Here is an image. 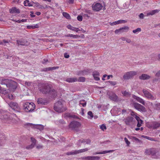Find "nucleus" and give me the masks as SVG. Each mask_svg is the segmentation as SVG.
I'll return each instance as SVG.
<instances>
[{"label":"nucleus","instance_id":"obj_1","mask_svg":"<svg viewBox=\"0 0 160 160\" xmlns=\"http://www.w3.org/2000/svg\"><path fill=\"white\" fill-rule=\"evenodd\" d=\"M42 86L43 88L41 89V91L42 93L49 94L53 97H55L57 96L56 91L54 89H51L50 85L46 83L43 84Z\"/></svg>","mask_w":160,"mask_h":160},{"label":"nucleus","instance_id":"obj_2","mask_svg":"<svg viewBox=\"0 0 160 160\" xmlns=\"http://www.w3.org/2000/svg\"><path fill=\"white\" fill-rule=\"evenodd\" d=\"M0 83L2 85L5 84L13 89H15L17 87V83L13 81L9 80L8 79L2 78L1 79Z\"/></svg>","mask_w":160,"mask_h":160},{"label":"nucleus","instance_id":"obj_3","mask_svg":"<svg viewBox=\"0 0 160 160\" xmlns=\"http://www.w3.org/2000/svg\"><path fill=\"white\" fill-rule=\"evenodd\" d=\"M23 107L24 111L27 112H32L35 108V105L32 102H26L24 103Z\"/></svg>","mask_w":160,"mask_h":160},{"label":"nucleus","instance_id":"obj_4","mask_svg":"<svg viewBox=\"0 0 160 160\" xmlns=\"http://www.w3.org/2000/svg\"><path fill=\"white\" fill-rule=\"evenodd\" d=\"M54 110L57 112L61 113L65 111L66 110V108L64 107L62 102L58 101L54 104Z\"/></svg>","mask_w":160,"mask_h":160},{"label":"nucleus","instance_id":"obj_5","mask_svg":"<svg viewBox=\"0 0 160 160\" xmlns=\"http://www.w3.org/2000/svg\"><path fill=\"white\" fill-rule=\"evenodd\" d=\"M81 126V124L79 122L73 121L70 123L69 127L72 130L78 131L79 130Z\"/></svg>","mask_w":160,"mask_h":160},{"label":"nucleus","instance_id":"obj_6","mask_svg":"<svg viewBox=\"0 0 160 160\" xmlns=\"http://www.w3.org/2000/svg\"><path fill=\"white\" fill-rule=\"evenodd\" d=\"M142 92L144 94V97L146 98L152 100H155L156 99L155 97L153 96L148 90L146 89H143L142 90Z\"/></svg>","mask_w":160,"mask_h":160},{"label":"nucleus","instance_id":"obj_7","mask_svg":"<svg viewBox=\"0 0 160 160\" xmlns=\"http://www.w3.org/2000/svg\"><path fill=\"white\" fill-rule=\"evenodd\" d=\"M137 72L135 71H132L126 72L123 75V78L125 80H128L132 78L136 75Z\"/></svg>","mask_w":160,"mask_h":160},{"label":"nucleus","instance_id":"obj_8","mask_svg":"<svg viewBox=\"0 0 160 160\" xmlns=\"http://www.w3.org/2000/svg\"><path fill=\"white\" fill-rule=\"evenodd\" d=\"M107 94L109 96V98L111 100L114 102L118 101V97L115 93L112 92H108Z\"/></svg>","mask_w":160,"mask_h":160},{"label":"nucleus","instance_id":"obj_9","mask_svg":"<svg viewBox=\"0 0 160 160\" xmlns=\"http://www.w3.org/2000/svg\"><path fill=\"white\" fill-rule=\"evenodd\" d=\"M8 105L14 111H19L20 110V108L19 105L16 102H11L8 103Z\"/></svg>","mask_w":160,"mask_h":160},{"label":"nucleus","instance_id":"obj_10","mask_svg":"<svg viewBox=\"0 0 160 160\" xmlns=\"http://www.w3.org/2000/svg\"><path fill=\"white\" fill-rule=\"evenodd\" d=\"M133 105L134 108L139 111L143 112L146 111V109L144 106L138 103H134Z\"/></svg>","mask_w":160,"mask_h":160},{"label":"nucleus","instance_id":"obj_11","mask_svg":"<svg viewBox=\"0 0 160 160\" xmlns=\"http://www.w3.org/2000/svg\"><path fill=\"white\" fill-rule=\"evenodd\" d=\"M160 127V123L156 121L152 122L148 125V127L149 128L153 129L157 128Z\"/></svg>","mask_w":160,"mask_h":160},{"label":"nucleus","instance_id":"obj_12","mask_svg":"<svg viewBox=\"0 0 160 160\" xmlns=\"http://www.w3.org/2000/svg\"><path fill=\"white\" fill-rule=\"evenodd\" d=\"M103 6L99 3H97L94 5H93L92 6V10L96 11H99L101 10Z\"/></svg>","mask_w":160,"mask_h":160},{"label":"nucleus","instance_id":"obj_13","mask_svg":"<svg viewBox=\"0 0 160 160\" xmlns=\"http://www.w3.org/2000/svg\"><path fill=\"white\" fill-rule=\"evenodd\" d=\"M88 149L87 148H85L83 149H80L78 150H75L74 152H69L67 153V155H74L78 154L79 153L84 152L88 151Z\"/></svg>","mask_w":160,"mask_h":160},{"label":"nucleus","instance_id":"obj_14","mask_svg":"<svg viewBox=\"0 0 160 160\" xmlns=\"http://www.w3.org/2000/svg\"><path fill=\"white\" fill-rule=\"evenodd\" d=\"M83 160H98L100 158L98 156H87L82 158Z\"/></svg>","mask_w":160,"mask_h":160},{"label":"nucleus","instance_id":"obj_15","mask_svg":"<svg viewBox=\"0 0 160 160\" xmlns=\"http://www.w3.org/2000/svg\"><path fill=\"white\" fill-rule=\"evenodd\" d=\"M132 97L134 99L136 100L138 102H139L142 104V105H145V103L143 99H142L141 98L137 96L134 95H132Z\"/></svg>","mask_w":160,"mask_h":160},{"label":"nucleus","instance_id":"obj_16","mask_svg":"<svg viewBox=\"0 0 160 160\" xmlns=\"http://www.w3.org/2000/svg\"><path fill=\"white\" fill-rule=\"evenodd\" d=\"M92 75L95 80L98 81L100 80V78L98 77L99 76V73L98 72L94 71L92 73Z\"/></svg>","mask_w":160,"mask_h":160},{"label":"nucleus","instance_id":"obj_17","mask_svg":"<svg viewBox=\"0 0 160 160\" xmlns=\"http://www.w3.org/2000/svg\"><path fill=\"white\" fill-rule=\"evenodd\" d=\"M151 154H150V155L152 156L160 155V153L158 149L154 148H151Z\"/></svg>","mask_w":160,"mask_h":160},{"label":"nucleus","instance_id":"obj_18","mask_svg":"<svg viewBox=\"0 0 160 160\" xmlns=\"http://www.w3.org/2000/svg\"><path fill=\"white\" fill-rule=\"evenodd\" d=\"M127 21L124 20H119L117 21L113 22H110V24L111 26L116 25L120 23H125Z\"/></svg>","mask_w":160,"mask_h":160},{"label":"nucleus","instance_id":"obj_19","mask_svg":"<svg viewBox=\"0 0 160 160\" xmlns=\"http://www.w3.org/2000/svg\"><path fill=\"white\" fill-rule=\"evenodd\" d=\"M10 12L11 13H19L20 12V11L18 8L16 7H13L9 10Z\"/></svg>","mask_w":160,"mask_h":160},{"label":"nucleus","instance_id":"obj_20","mask_svg":"<svg viewBox=\"0 0 160 160\" xmlns=\"http://www.w3.org/2000/svg\"><path fill=\"white\" fill-rule=\"evenodd\" d=\"M0 118L1 119H4V122L5 123H6L9 120V118H8L7 115L6 114H0Z\"/></svg>","mask_w":160,"mask_h":160},{"label":"nucleus","instance_id":"obj_21","mask_svg":"<svg viewBox=\"0 0 160 160\" xmlns=\"http://www.w3.org/2000/svg\"><path fill=\"white\" fill-rule=\"evenodd\" d=\"M37 102L38 104H42L44 105L47 103V101L45 99L39 98L38 99Z\"/></svg>","mask_w":160,"mask_h":160},{"label":"nucleus","instance_id":"obj_22","mask_svg":"<svg viewBox=\"0 0 160 160\" xmlns=\"http://www.w3.org/2000/svg\"><path fill=\"white\" fill-rule=\"evenodd\" d=\"M17 42L18 45H25L27 42L23 39L17 40Z\"/></svg>","mask_w":160,"mask_h":160},{"label":"nucleus","instance_id":"obj_23","mask_svg":"<svg viewBox=\"0 0 160 160\" xmlns=\"http://www.w3.org/2000/svg\"><path fill=\"white\" fill-rule=\"evenodd\" d=\"M150 77L146 74H142L141 76H140L139 78L141 80H146L150 78Z\"/></svg>","mask_w":160,"mask_h":160},{"label":"nucleus","instance_id":"obj_24","mask_svg":"<svg viewBox=\"0 0 160 160\" xmlns=\"http://www.w3.org/2000/svg\"><path fill=\"white\" fill-rule=\"evenodd\" d=\"M135 119L138 122L137 126L138 127H140L141 126V125L143 121L140 119L138 116H136Z\"/></svg>","mask_w":160,"mask_h":160},{"label":"nucleus","instance_id":"obj_25","mask_svg":"<svg viewBox=\"0 0 160 160\" xmlns=\"http://www.w3.org/2000/svg\"><path fill=\"white\" fill-rule=\"evenodd\" d=\"M67 28L68 29L71 30L72 31H75L77 32L80 31V29H79L78 28H76L73 27L70 25H68L67 26Z\"/></svg>","mask_w":160,"mask_h":160},{"label":"nucleus","instance_id":"obj_26","mask_svg":"<svg viewBox=\"0 0 160 160\" xmlns=\"http://www.w3.org/2000/svg\"><path fill=\"white\" fill-rule=\"evenodd\" d=\"M133 120V118L132 117H128L125 121L126 124L127 125H130V123L132 122Z\"/></svg>","mask_w":160,"mask_h":160},{"label":"nucleus","instance_id":"obj_27","mask_svg":"<svg viewBox=\"0 0 160 160\" xmlns=\"http://www.w3.org/2000/svg\"><path fill=\"white\" fill-rule=\"evenodd\" d=\"M120 32H126L128 31L129 30V28L128 26H126L120 28Z\"/></svg>","mask_w":160,"mask_h":160},{"label":"nucleus","instance_id":"obj_28","mask_svg":"<svg viewBox=\"0 0 160 160\" xmlns=\"http://www.w3.org/2000/svg\"><path fill=\"white\" fill-rule=\"evenodd\" d=\"M78 79L76 78H69L66 79V81L68 82H72L77 81Z\"/></svg>","mask_w":160,"mask_h":160},{"label":"nucleus","instance_id":"obj_29","mask_svg":"<svg viewBox=\"0 0 160 160\" xmlns=\"http://www.w3.org/2000/svg\"><path fill=\"white\" fill-rule=\"evenodd\" d=\"M113 151V150H108V151H103L102 152H96L93 153V154L96 155V154H105V153H109V152H112Z\"/></svg>","mask_w":160,"mask_h":160},{"label":"nucleus","instance_id":"obj_30","mask_svg":"<svg viewBox=\"0 0 160 160\" xmlns=\"http://www.w3.org/2000/svg\"><path fill=\"white\" fill-rule=\"evenodd\" d=\"M79 142L86 143L87 144H89L91 142V140L90 139H81L79 141Z\"/></svg>","mask_w":160,"mask_h":160},{"label":"nucleus","instance_id":"obj_31","mask_svg":"<svg viewBox=\"0 0 160 160\" xmlns=\"http://www.w3.org/2000/svg\"><path fill=\"white\" fill-rule=\"evenodd\" d=\"M159 11L158 10L155 9L152 10V11L147 13V16H148L149 15H153L155 13L158 12Z\"/></svg>","mask_w":160,"mask_h":160},{"label":"nucleus","instance_id":"obj_32","mask_svg":"<svg viewBox=\"0 0 160 160\" xmlns=\"http://www.w3.org/2000/svg\"><path fill=\"white\" fill-rule=\"evenodd\" d=\"M87 102L85 100H80L79 101V105L81 106V105L83 107H85L86 105Z\"/></svg>","mask_w":160,"mask_h":160},{"label":"nucleus","instance_id":"obj_33","mask_svg":"<svg viewBox=\"0 0 160 160\" xmlns=\"http://www.w3.org/2000/svg\"><path fill=\"white\" fill-rule=\"evenodd\" d=\"M0 92L2 94H5L8 93V92L5 89L2 88L0 86Z\"/></svg>","mask_w":160,"mask_h":160},{"label":"nucleus","instance_id":"obj_34","mask_svg":"<svg viewBox=\"0 0 160 160\" xmlns=\"http://www.w3.org/2000/svg\"><path fill=\"white\" fill-rule=\"evenodd\" d=\"M63 16L67 19H70V16L69 14L66 12L62 13Z\"/></svg>","mask_w":160,"mask_h":160},{"label":"nucleus","instance_id":"obj_35","mask_svg":"<svg viewBox=\"0 0 160 160\" xmlns=\"http://www.w3.org/2000/svg\"><path fill=\"white\" fill-rule=\"evenodd\" d=\"M65 37H72L73 38H77L79 37V36L78 35H73L72 34H67L65 35Z\"/></svg>","mask_w":160,"mask_h":160},{"label":"nucleus","instance_id":"obj_36","mask_svg":"<svg viewBox=\"0 0 160 160\" xmlns=\"http://www.w3.org/2000/svg\"><path fill=\"white\" fill-rule=\"evenodd\" d=\"M88 115L89 116H89L88 117V118L92 119L93 117V113L91 111H89L88 112Z\"/></svg>","mask_w":160,"mask_h":160},{"label":"nucleus","instance_id":"obj_37","mask_svg":"<svg viewBox=\"0 0 160 160\" xmlns=\"http://www.w3.org/2000/svg\"><path fill=\"white\" fill-rule=\"evenodd\" d=\"M85 80V78L82 77H79L77 81L78 82H84Z\"/></svg>","mask_w":160,"mask_h":160},{"label":"nucleus","instance_id":"obj_38","mask_svg":"<svg viewBox=\"0 0 160 160\" xmlns=\"http://www.w3.org/2000/svg\"><path fill=\"white\" fill-rule=\"evenodd\" d=\"M151 148L146 149L145 152L146 154L150 155L151 154Z\"/></svg>","mask_w":160,"mask_h":160},{"label":"nucleus","instance_id":"obj_39","mask_svg":"<svg viewBox=\"0 0 160 160\" xmlns=\"http://www.w3.org/2000/svg\"><path fill=\"white\" fill-rule=\"evenodd\" d=\"M122 94L124 96H129L130 94L128 92L125 91L122 92Z\"/></svg>","mask_w":160,"mask_h":160},{"label":"nucleus","instance_id":"obj_40","mask_svg":"<svg viewBox=\"0 0 160 160\" xmlns=\"http://www.w3.org/2000/svg\"><path fill=\"white\" fill-rule=\"evenodd\" d=\"M124 141H125L126 143L127 146H129L130 144V142L128 141V139L126 137L124 138Z\"/></svg>","mask_w":160,"mask_h":160},{"label":"nucleus","instance_id":"obj_41","mask_svg":"<svg viewBox=\"0 0 160 160\" xmlns=\"http://www.w3.org/2000/svg\"><path fill=\"white\" fill-rule=\"evenodd\" d=\"M35 145L32 144H31L30 145L27 146L26 147V148L28 149H31L33 148Z\"/></svg>","mask_w":160,"mask_h":160},{"label":"nucleus","instance_id":"obj_42","mask_svg":"<svg viewBox=\"0 0 160 160\" xmlns=\"http://www.w3.org/2000/svg\"><path fill=\"white\" fill-rule=\"evenodd\" d=\"M31 141L32 142V144H34V145H35L36 142V140L34 138H33L31 137Z\"/></svg>","mask_w":160,"mask_h":160},{"label":"nucleus","instance_id":"obj_43","mask_svg":"<svg viewBox=\"0 0 160 160\" xmlns=\"http://www.w3.org/2000/svg\"><path fill=\"white\" fill-rule=\"evenodd\" d=\"M141 31V29L140 28H138L132 31V32L134 33H136L137 32H140Z\"/></svg>","mask_w":160,"mask_h":160},{"label":"nucleus","instance_id":"obj_44","mask_svg":"<svg viewBox=\"0 0 160 160\" xmlns=\"http://www.w3.org/2000/svg\"><path fill=\"white\" fill-rule=\"evenodd\" d=\"M155 105L156 109L158 110H160V103L156 104Z\"/></svg>","mask_w":160,"mask_h":160},{"label":"nucleus","instance_id":"obj_45","mask_svg":"<svg viewBox=\"0 0 160 160\" xmlns=\"http://www.w3.org/2000/svg\"><path fill=\"white\" fill-rule=\"evenodd\" d=\"M100 128L103 131H104V130H106L107 129L106 126L104 124L102 125L100 127Z\"/></svg>","mask_w":160,"mask_h":160},{"label":"nucleus","instance_id":"obj_46","mask_svg":"<svg viewBox=\"0 0 160 160\" xmlns=\"http://www.w3.org/2000/svg\"><path fill=\"white\" fill-rule=\"evenodd\" d=\"M131 115L133 117H134L135 118L136 116H138L137 115V113L133 111H132L131 113Z\"/></svg>","mask_w":160,"mask_h":160},{"label":"nucleus","instance_id":"obj_47","mask_svg":"<svg viewBox=\"0 0 160 160\" xmlns=\"http://www.w3.org/2000/svg\"><path fill=\"white\" fill-rule=\"evenodd\" d=\"M77 18L78 20L79 21H81L82 20V16L79 15L77 17Z\"/></svg>","mask_w":160,"mask_h":160},{"label":"nucleus","instance_id":"obj_48","mask_svg":"<svg viewBox=\"0 0 160 160\" xmlns=\"http://www.w3.org/2000/svg\"><path fill=\"white\" fill-rule=\"evenodd\" d=\"M109 83L112 85H115L117 84V82L115 81H108Z\"/></svg>","mask_w":160,"mask_h":160},{"label":"nucleus","instance_id":"obj_49","mask_svg":"<svg viewBox=\"0 0 160 160\" xmlns=\"http://www.w3.org/2000/svg\"><path fill=\"white\" fill-rule=\"evenodd\" d=\"M27 28L28 29H34L33 25H28L27 27Z\"/></svg>","mask_w":160,"mask_h":160},{"label":"nucleus","instance_id":"obj_50","mask_svg":"<svg viewBox=\"0 0 160 160\" xmlns=\"http://www.w3.org/2000/svg\"><path fill=\"white\" fill-rule=\"evenodd\" d=\"M133 140H134L136 141H137L138 142H140V140L138 138L134 137Z\"/></svg>","mask_w":160,"mask_h":160},{"label":"nucleus","instance_id":"obj_51","mask_svg":"<svg viewBox=\"0 0 160 160\" xmlns=\"http://www.w3.org/2000/svg\"><path fill=\"white\" fill-rule=\"evenodd\" d=\"M54 67H52V68H45V69H46L45 70L46 71H50V70H52V69H54Z\"/></svg>","mask_w":160,"mask_h":160},{"label":"nucleus","instance_id":"obj_52","mask_svg":"<svg viewBox=\"0 0 160 160\" xmlns=\"http://www.w3.org/2000/svg\"><path fill=\"white\" fill-rule=\"evenodd\" d=\"M139 17L140 18L142 19L144 18V15L143 13H141L139 15Z\"/></svg>","mask_w":160,"mask_h":160},{"label":"nucleus","instance_id":"obj_53","mask_svg":"<svg viewBox=\"0 0 160 160\" xmlns=\"http://www.w3.org/2000/svg\"><path fill=\"white\" fill-rule=\"evenodd\" d=\"M30 16L32 18H34L35 16V15L34 14V12L32 11L30 12Z\"/></svg>","mask_w":160,"mask_h":160},{"label":"nucleus","instance_id":"obj_54","mask_svg":"<svg viewBox=\"0 0 160 160\" xmlns=\"http://www.w3.org/2000/svg\"><path fill=\"white\" fill-rule=\"evenodd\" d=\"M33 26L34 29L38 28H39V24L38 23L36 24Z\"/></svg>","mask_w":160,"mask_h":160},{"label":"nucleus","instance_id":"obj_55","mask_svg":"<svg viewBox=\"0 0 160 160\" xmlns=\"http://www.w3.org/2000/svg\"><path fill=\"white\" fill-rule=\"evenodd\" d=\"M8 98L10 99H13V96L12 95V94H8Z\"/></svg>","mask_w":160,"mask_h":160},{"label":"nucleus","instance_id":"obj_56","mask_svg":"<svg viewBox=\"0 0 160 160\" xmlns=\"http://www.w3.org/2000/svg\"><path fill=\"white\" fill-rule=\"evenodd\" d=\"M147 139L148 140H149L151 141H155L154 138H151L150 137H149L148 136L147 137Z\"/></svg>","mask_w":160,"mask_h":160},{"label":"nucleus","instance_id":"obj_57","mask_svg":"<svg viewBox=\"0 0 160 160\" xmlns=\"http://www.w3.org/2000/svg\"><path fill=\"white\" fill-rule=\"evenodd\" d=\"M64 57L65 58H68L69 57V55L67 53H65L64 54Z\"/></svg>","mask_w":160,"mask_h":160},{"label":"nucleus","instance_id":"obj_58","mask_svg":"<svg viewBox=\"0 0 160 160\" xmlns=\"http://www.w3.org/2000/svg\"><path fill=\"white\" fill-rule=\"evenodd\" d=\"M156 76L158 77H160V71H159L156 73Z\"/></svg>","mask_w":160,"mask_h":160},{"label":"nucleus","instance_id":"obj_59","mask_svg":"<svg viewBox=\"0 0 160 160\" xmlns=\"http://www.w3.org/2000/svg\"><path fill=\"white\" fill-rule=\"evenodd\" d=\"M31 83L30 82H25V84L26 85H27L28 86H29L31 85Z\"/></svg>","mask_w":160,"mask_h":160},{"label":"nucleus","instance_id":"obj_60","mask_svg":"<svg viewBox=\"0 0 160 160\" xmlns=\"http://www.w3.org/2000/svg\"><path fill=\"white\" fill-rule=\"evenodd\" d=\"M119 32H120V29H116L115 31V33L116 34H118Z\"/></svg>","mask_w":160,"mask_h":160},{"label":"nucleus","instance_id":"obj_61","mask_svg":"<svg viewBox=\"0 0 160 160\" xmlns=\"http://www.w3.org/2000/svg\"><path fill=\"white\" fill-rule=\"evenodd\" d=\"M107 75L106 74H104L103 75V76L102 78V79L103 81H104L105 80V78L106 77Z\"/></svg>","mask_w":160,"mask_h":160},{"label":"nucleus","instance_id":"obj_62","mask_svg":"<svg viewBox=\"0 0 160 160\" xmlns=\"http://www.w3.org/2000/svg\"><path fill=\"white\" fill-rule=\"evenodd\" d=\"M133 138H134L133 136H129V135H128V138H129V139H132V140H133Z\"/></svg>","mask_w":160,"mask_h":160},{"label":"nucleus","instance_id":"obj_63","mask_svg":"<svg viewBox=\"0 0 160 160\" xmlns=\"http://www.w3.org/2000/svg\"><path fill=\"white\" fill-rule=\"evenodd\" d=\"M126 41L128 43H129L131 42V40L129 39H126Z\"/></svg>","mask_w":160,"mask_h":160},{"label":"nucleus","instance_id":"obj_64","mask_svg":"<svg viewBox=\"0 0 160 160\" xmlns=\"http://www.w3.org/2000/svg\"><path fill=\"white\" fill-rule=\"evenodd\" d=\"M41 12H36L35 13V14L38 16L40 15H41Z\"/></svg>","mask_w":160,"mask_h":160}]
</instances>
